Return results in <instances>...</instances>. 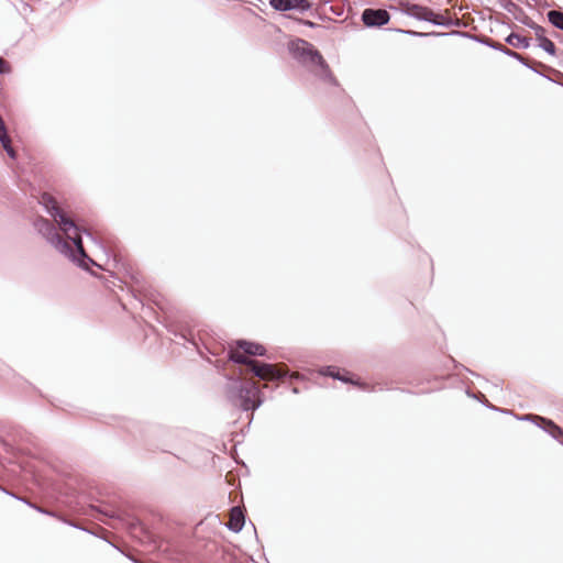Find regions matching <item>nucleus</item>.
Wrapping results in <instances>:
<instances>
[{"mask_svg":"<svg viewBox=\"0 0 563 563\" xmlns=\"http://www.w3.org/2000/svg\"><path fill=\"white\" fill-rule=\"evenodd\" d=\"M229 360L231 362H233L234 364L245 365L246 368L249 367V362L252 361V358L247 357V355L244 354L243 351H234V350H231L229 352Z\"/></svg>","mask_w":563,"mask_h":563,"instance_id":"17","label":"nucleus"},{"mask_svg":"<svg viewBox=\"0 0 563 563\" xmlns=\"http://www.w3.org/2000/svg\"><path fill=\"white\" fill-rule=\"evenodd\" d=\"M143 549L146 547L147 551H153L157 547V541L155 536L147 531L145 527L143 526Z\"/></svg>","mask_w":563,"mask_h":563,"instance_id":"19","label":"nucleus"},{"mask_svg":"<svg viewBox=\"0 0 563 563\" xmlns=\"http://www.w3.org/2000/svg\"><path fill=\"white\" fill-rule=\"evenodd\" d=\"M0 142H1L4 151L7 152V154L11 158H14L15 152H14L13 147L11 146V140L7 133V128H5L4 122L1 117H0Z\"/></svg>","mask_w":563,"mask_h":563,"instance_id":"12","label":"nucleus"},{"mask_svg":"<svg viewBox=\"0 0 563 563\" xmlns=\"http://www.w3.org/2000/svg\"><path fill=\"white\" fill-rule=\"evenodd\" d=\"M538 46L551 56H555V54H556V47H555L554 43L547 36L540 38Z\"/></svg>","mask_w":563,"mask_h":563,"instance_id":"20","label":"nucleus"},{"mask_svg":"<svg viewBox=\"0 0 563 563\" xmlns=\"http://www.w3.org/2000/svg\"><path fill=\"white\" fill-rule=\"evenodd\" d=\"M503 54H505L506 56L510 57V58H514L516 60H518L521 65H523L525 67L529 68V69H532V65L529 63V60H527L522 55H520L519 53L508 48L506 51H503Z\"/></svg>","mask_w":563,"mask_h":563,"instance_id":"21","label":"nucleus"},{"mask_svg":"<svg viewBox=\"0 0 563 563\" xmlns=\"http://www.w3.org/2000/svg\"><path fill=\"white\" fill-rule=\"evenodd\" d=\"M431 15L432 16L429 18V20H427L426 22H429L433 25H441L444 27H450L452 25H459L457 21H454L451 18H444L442 14L435 13L432 10H431Z\"/></svg>","mask_w":563,"mask_h":563,"instance_id":"16","label":"nucleus"},{"mask_svg":"<svg viewBox=\"0 0 563 563\" xmlns=\"http://www.w3.org/2000/svg\"><path fill=\"white\" fill-rule=\"evenodd\" d=\"M479 43H482L483 45H486L495 51H498L500 53H503V51H506L508 49L506 46H504L503 44H500L499 42H496L494 41L493 38L490 37H482V38H478L477 40Z\"/></svg>","mask_w":563,"mask_h":563,"instance_id":"22","label":"nucleus"},{"mask_svg":"<svg viewBox=\"0 0 563 563\" xmlns=\"http://www.w3.org/2000/svg\"><path fill=\"white\" fill-rule=\"evenodd\" d=\"M247 372L262 380H278L286 376V373L277 368L275 365L260 362L254 358L249 362Z\"/></svg>","mask_w":563,"mask_h":563,"instance_id":"4","label":"nucleus"},{"mask_svg":"<svg viewBox=\"0 0 563 563\" xmlns=\"http://www.w3.org/2000/svg\"><path fill=\"white\" fill-rule=\"evenodd\" d=\"M187 342L192 343V345H196V342H192V340L187 339Z\"/></svg>","mask_w":563,"mask_h":563,"instance_id":"32","label":"nucleus"},{"mask_svg":"<svg viewBox=\"0 0 563 563\" xmlns=\"http://www.w3.org/2000/svg\"><path fill=\"white\" fill-rule=\"evenodd\" d=\"M549 22L556 29L563 31V12L559 10H551L547 13Z\"/></svg>","mask_w":563,"mask_h":563,"instance_id":"18","label":"nucleus"},{"mask_svg":"<svg viewBox=\"0 0 563 563\" xmlns=\"http://www.w3.org/2000/svg\"><path fill=\"white\" fill-rule=\"evenodd\" d=\"M245 523V516L243 510L239 506H234L230 509V519L225 523L227 529L234 533L242 531Z\"/></svg>","mask_w":563,"mask_h":563,"instance_id":"9","label":"nucleus"},{"mask_svg":"<svg viewBox=\"0 0 563 563\" xmlns=\"http://www.w3.org/2000/svg\"><path fill=\"white\" fill-rule=\"evenodd\" d=\"M187 342L192 343V345H196V342H192V340L187 339Z\"/></svg>","mask_w":563,"mask_h":563,"instance_id":"33","label":"nucleus"},{"mask_svg":"<svg viewBox=\"0 0 563 563\" xmlns=\"http://www.w3.org/2000/svg\"><path fill=\"white\" fill-rule=\"evenodd\" d=\"M46 212L54 219L58 224L60 231L64 232L66 238L71 242L64 241L57 233L56 228L47 219L37 218L34 221L35 230L62 255L76 263L79 267L88 268L89 264H93V261L86 254L80 229L77 224L69 219L63 210L57 206L55 199L48 194H44L41 199Z\"/></svg>","mask_w":563,"mask_h":563,"instance_id":"1","label":"nucleus"},{"mask_svg":"<svg viewBox=\"0 0 563 563\" xmlns=\"http://www.w3.org/2000/svg\"><path fill=\"white\" fill-rule=\"evenodd\" d=\"M27 505H30L31 507L35 508L37 511L42 512V514H46V515H52L51 512L42 509L41 507H36V506H33L31 505L30 503H26Z\"/></svg>","mask_w":563,"mask_h":563,"instance_id":"26","label":"nucleus"},{"mask_svg":"<svg viewBox=\"0 0 563 563\" xmlns=\"http://www.w3.org/2000/svg\"><path fill=\"white\" fill-rule=\"evenodd\" d=\"M390 20V14L385 9L367 8L362 12V22L367 27H380L387 24Z\"/></svg>","mask_w":563,"mask_h":563,"instance_id":"6","label":"nucleus"},{"mask_svg":"<svg viewBox=\"0 0 563 563\" xmlns=\"http://www.w3.org/2000/svg\"><path fill=\"white\" fill-rule=\"evenodd\" d=\"M320 374L323 376H330L333 379H338L343 383L354 384L346 375H342L335 366H324L320 369Z\"/></svg>","mask_w":563,"mask_h":563,"instance_id":"15","label":"nucleus"},{"mask_svg":"<svg viewBox=\"0 0 563 563\" xmlns=\"http://www.w3.org/2000/svg\"><path fill=\"white\" fill-rule=\"evenodd\" d=\"M4 68H5V60L0 57V74L4 73Z\"/></svg>","mask_w":563,"mask_h":563,"instance_id":"27","label":"nucleus"},{"mask_svg":"<svg viewBox=\"0 0 563 563\" xmlns=\"http://www.w3.org/2000/svg\"><path fill=\"white\" fill-rule=\"evenodd\" d=\"M500 5L504 10H506L509 13H514L515 11H520V15H516L515 19L526 25L527 27L534 31L536 37L538 42L540 38L545 37V30L543 26L537 24L530 16L527 15V13L520 8L518 4H516L511 0H500Z\"/></svg>","mask_w":563,"mask_h":563,"instance_id":"5","label":"nucleus"},{"mask_svg":"<svg viewBox=\"0 0 563 563\" xmlns=\"http://www.w3.org/2000/svg\"><path fill=\"white\" fill-rule=\"evenodd\" d=\"M540 418H541L540 416H534V415H525V416H521V417H517L518 420L531 421L534 424L540 422Z\"/></svg>","mask_w":563,"mask_h":563,"instance_id":"24","label":"nucleus"},{"mask_svg":"<svg viewBox=\"0 0 563 563\" xmlns=\"http://www.w3.org/2000/svg\"><path fill=\"white\" fill-rule=\"evenodd\" d=\"M225 400L241 411L252 413L263 404L260 387L252 380H243L239 376H225L223 386Z\"/></svg>","mask_w":563,"mask_h":563,"instance_id":"2","label":"nucleus"},{"mask_svg":"<svg viewBox=\"0 0 563 563\" xmlns=\"http://www.w3.org/2000/svg\"><path fill=\"white\" fill-rule=\"evenodd\" d=\"M289 53L299 64L308 67L318 78L324 82L336 86L338 81L332 75L329 65L320 52L308 41L297 38L289 42Z\"/></svg>","mask_w":563,"mask_h":563,"instance_id":"3","label":"nucleus"},{"mask_svg":"<svg viewBox=\"0 0 563 563\" xmlns=\"http://www.w3.org/2000/svg\"><path fill=\"white\" fill-rule=\"evenodd\" d=\"M395 31L398 32V33H402V34L412 36V37L444 36V35H449L450 34V33H439V32L422 33V32H418V31L402 30V29H396ZM451 34L452 35L467 36L465 33H462V32H459V31L452 32Z\"/></svg>","mask_w":563,"mask_h":563,"instance_id":"13","label":"nucleus"},{"mask_svg":"<svg viewBox=\"0 0 563 563\" xmlns=\"http://www.w3.org/2000/svg\"><path fill=\"white\" fill-rule=\"evenodd\" d=\"M487 408L492 409V410H495V411H499V412H503V413H509V411L507 409H500V408H497L493 405H486Z\"/></svg>","mask_w":563,"mask_h":563,"instance_id":"25","label":"nucleus"},{"mask_svg":"<svg viewBox=\"0 0 563 563\" xmlns=\"http://www.w3.org/2000/svg\"><path fill=\"white\" fill-rule=\"evenodd\" d=\"M236 345L239 346V349H241L244 352V354L247 355V357L264 356L266 354L265 346L260 343H256V342L239 340L236 342Z\"/></svg>","mask_w":563,"mask_h":563,"instance_id":"10","label":"nucleus"},{"mask_svg":"<svg viewBox=\"0 0 563 563\" xmlns=\"http://www.w3.org/2000/svg\"><path fill=\"white\" fill-rule=\"evenodd\" d=\"M399 11L402 14H406L410 18H413L418 21H427L429 18H431V9L429 7L418 4V3H410V2H401Z\"/></svg>","mask_w":563,"mask_h":563,"instance_id":"8","label":"nucleus"},{"mask_svg":"<svg viewBox=\"0 0 563 563\" xmlns=\"http://www.w3.org/2000/svg\"><path fill=\"white\" fill-rule=\"evenodd\" d=\"M531 70H532V71H534V73H537V74H539L540 76H543V77H544V75H543L542 73H540L539 70H537V69H536V67H533V66H532V69H531ZM545 78H548V77L545 76Z\"/></svg>","mask_w":563,"mask_h":563,"instance_id":"29","label":"nucleus"},{"mask_svg":"<svg viewBox=\"0 0 563 563\" xmlns=\"http://www.w3.org/2000/svg\"><path fill=\"white\" fill-rule=\"evenodd\" d=\"M101 512L110 519H122V514L118 510H101Z\"/></svg>","mask_w":563,"mask_h":563,"instance_id":"23","label":"nucleus"},{"mask_svg":"<svg viewBox=\"0 0 563 563\" xmlns=\"http://www.w3.org/2000/svg\"><path fill=\"white\" fill-rule=\"evenodd\" d=\"M302 23H303L305 25L309 26V27H314V26H317V24H316L314 22L309 21V20H305Z\"/></svg>","mask_w":563,"mask_h":563,"instance_id":"28","label":"nucleus"},{"mask_svg":"<svg viewBox=\"0 0 563 563\" xmlns=\"http://www.w3.org/2000/svg\"><path fill=\"white\" fill-rule=\"evenodd\" d=\"M505 42L509 45H512L515 47H519L522 49H527L530 46V38L521 36L514 32L510 33L509 35H507V37L505 38Z\"/></svg>","mask_w":563,"mask_h":563,"instance_id":"14","label":"nucleus"},{"mask_svg":"<svg viewBox=\"0 0 563 563\" xmlns=\"http://www.w3.org/2000/svg\"><path fill=\"white\" fill-rule=\"evenodd\" d=\"M512 14H514V16L520 15V11H515Z\"/></svg>","mask_w":563,"mask_h":563,"instance_id":"30","label":"nucleus"},{"mask_svg":"<svg viewBox=\"0 0 563 563\" xmlns=\"http://www.w3.org/2000/svg\"><path fill=\"white\" fill-rule=\"evenodd\" d=\"M269 5L276 11L295 10L300 13L309 11L312 7L309 0H269Z\"/></svg>","mask_w":563,"mask_h":563,"instance_id":"7","label":"nucleus"},{"mask_svg":"<svg viewBox=\"0 0 563 563\" xmlns=\"http://www.w3.org/2000/svg\"><path fill=\"white\" fill-rule=\"evenodd\" d=\"M537 426L555 440H558L560 437H563V429L551 419L542 417L540 418V422L537 423Z\"/></svg>","mask_w":563,"mask_h":563,"instance_id":"11","label":"nucleus"},{"mask_svg":"<svg viewBox=\"0 0 563 563\" xmlns=\"http://www.w3.org/2000/svg\"><path fill=\"white\" fill-rule=\"evenodd\" d=\"M187 342L192 343V345H196V342H192V340L187 339Z\"/></svg>","mask_w":563,"mask_h":563,"instance_id":"31","label":"nucleus"}]
</instances>
